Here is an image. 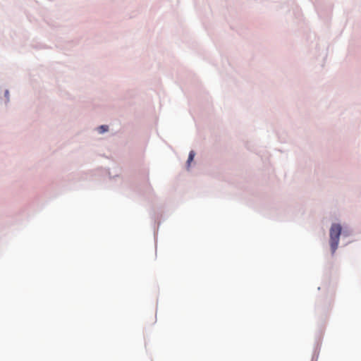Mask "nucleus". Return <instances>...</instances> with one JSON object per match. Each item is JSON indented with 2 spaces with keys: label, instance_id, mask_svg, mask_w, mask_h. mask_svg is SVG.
<instances>
[{
  "label": "nucleus",
  "instance_id": "obj_1",
  "mask_svg": "<svg viewBox=\"0 0 361 361\" xmlns=\"http://www.w3.org/2000/svg\"><path fill=\"white\" fill-rule=\"evenodd\" d=\"M353 230L347 225L340 223H332L329 228V244L331 255H334L338 248L340 238L343 239L353 235Z\"/></svg>",
  "mask_w": 361,
  "mask_h": 361
},
{
  "label": "nucleus",
  "instance_id": "obj_2",
  "mask_svg": "<svg viewBox=\"0 0 361 361\" xmlns=\"http://www.w3.org/2000/svg\"><path fill=\"white\" fill-rule=\"evenodd\" d=\"M10 103V92L8 89L0 90V104L7 108Z\"/></svg>",
  "mask_w": 361,
  "mask_h": 361
},
{
  "label": "nucleus",
  "instance_id": "obj_3",
  "mask_svg": "<svg viewBox=\"0 0 361 361\" xmlns=\"http://www.w3.org/2000/svg\"><path fill=\"white\" fill-rule=\"evenodd\" d=\"M195 152L194 150H190L188 154V157L186 161L185 168L187 171H189L190 169L191 163L193 161L194 158L195 157Z\"/></svg>",
  "mask_w": 361,
  "mask_h": 361
},
{
  "label": "nucleus",
  "instance_id": "obj_4",
  "mask_svg": "<svg viewBox=\"0 0 361 361\" xmlns=\"http://www.w3.org/2000/svg\"><path fill=\"white\" fill-rule=\"evenodd\" d=\"M109 130V127L108 125H101L97 128V130L99 134H104L107 133Z\"/></svg>",
  "mask_w": 361,
  "mask_h": 361
},
{
  "label": "nucleus",
  "instance_id": "obj_5",
  "mask_svg": "<svg viewBox=\"0 0 361 361\" xmlns=\"http://www.w3.org/2000/svg\"><path fill=\"white\" fill-rule=\"evenodd\" d=\"M116 176H118V174H116L114 175V176H112L113 178L116 177Z\"/></svg>",
  "mask_w": 361,
  "mask_h": 361
}]
</instances>
